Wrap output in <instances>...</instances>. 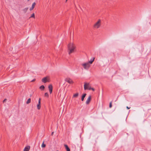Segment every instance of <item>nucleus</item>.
Segmentation results:
<instances>
[{
	"mask_svg": "<svg viewBox=\"0 0 151 151\" xmlns=\"http://www.w3.org/2000/svg\"><path fill=\"white\" fill-rule=\"evenodd\" d=\"M76 48V46L73 43H70L68 45V53L69 54L73 52L74 50Z\"/></svg>",
	"mask_w": 151,
	"mask_h": 151,
	"instance_id": "1",
	"label": "nucleus"
},
{
	"mask_svg": "<svg viewBox=\"0 0 151 151\" xmlns=\"http://www.w3.org/2000/svg\"><path fill=\"white\" fill-rule=\"evenodd\" d=\"M101 20L100 19L98 20V21L96 22L93 25V27L95 29H98L99 28L101 24Z\"/></svg>",
	"mask_w": 151,
	"mask_h": 151,
	"instance_id": "2",
	"label": "nucleus"
},
{
	"mask_svg": "<svg viewBox=\"0 0 151 151\" xmlns=\"http://www.w3.org/2000/svg\"><path fill=\"white\" fill-rule=\"evenodd\" d=\"M81 65L86 70H88L90 66V65L88 62L82 63Z\"/></svg>",
	"mask_w": 151,
	"mask_h": 151,
	"instance_id": "3",
	"label": "nucleus"
},
{
	"mask_svg": "<svg viewBox=\"0 0 151 151\" xmlns=\"http://www.w3.org/2000/svg\"><path fill=\"white\" fill-rule=\"evenodd\" d=\"M84 87L85 90H91V86L90 85V83H85L84 84Z\"/></svg>",
	"mask_w": 151,
	"mask_h": 151,
	"instance_id": "4",
	"label": "nucleus"
},
{
	"mask_svg": "<svg viewBox=\"0 0 151 151\" xmlns=\"http://www.w3.org/2000/svg\"><path fill=\"white\" fill-rule=\"evenodd\" d=\"M65 81L70 84L73 83V81L70 78H65Z\"/></svg>",
	"mask_w": 151,
	"mask_h": 151,
	"instance_id": "5",
	"label": "nucleus"
},
{
	"mask_svg": "<svg viewBox=\"0 0 151 151\" xmlns=\"http://www.w3.org/2000/svg\"><path fill=\"white\" fill-rule=\"evenodd\" d=\"M41 99L39 98L38 100V104L37 105V106L38 109L39 110L41 108L40 106Z\"/></svg>",
	"mask_w": 151,
	"mask_h": 151,
	"instance_id": "6",
	"label": "nucleus"
},
{
	"mask_svg": "<svg viewBox=\"0 0 151 151\" xmlns=\"http://www.w3.org/2000/svg\"><path fill=\"white\" fill-rule=\"evenodd\" d=\"M42 81L44 83H45L47 82H48V77H44L42 79Z\"/></svg>",
	"mask_w": 151,
	"mask_h": 151,
	"instance_id": "7",
	"label": "nucleus"
},
{
	"mask_svg": "<svg viewBox=\"0 0 151 151\" xmlns=\"http://www.w3.org/2000/svg\"><path fill=\"white\" fill-rule=\"evenodd\" d=\"M48 89L50 94L52 93V85H50L48 86Z\"/></svg>",
	"mask_w": 151,
	"mask_h": 151,
	"instance_id": "8",
	"label": "nucleus"
},
{
	"mask_svg": "<svg viewBox=\"0 0 151 151\" xmlns=\"http://www.w3.org/2000/svg\"><path fill=\"white\" fill-rule=\"evenodd\" d=\"M91 96H89L87 100L86 101V104H89V102L91 100Z\"/></svg>",
	"mask_w": 151,
	"mask_h": 151,
	"instance_id": "9",
	"label": "nucleus"
},
{
	"mask_svg": "<svg viewBox=\"0 0 151 151\" xmlns=\"http://www.w3.org/2000/svg\"><path fill=\"white\" fill-rule=\"evenodd\" d=\"M30 146H27L26 147L24 150V151H29L30 149Z\"/></svg>",
	"mask_w": 151,
	"mask_h": 151,
	"instance_id": "10",
	"label": "nucleus"
},
{
	"mask_svg": "<svg viewBox=\"0 0 151 151\" xmlns=\"http://www.w3.org/2000/svg\"><path fill=\"white\" fill-rule=\"evenodd\" d=\"M94 58H91V59L90 61H89V62H88V63H89V64L91 65V64L94 61Z\"/></svg>",
	"mask_w": 151,
	"mask_h": 151,
	"instance_id": "11",
	"label": "nucleus"
},
{
	"mask_svg": "<svg viewBox=\"0 0 151 151\" xmlns=\"http://www.w3.org/2000/svg\"><path fill=\"white\" fill-rule=\"evenodd\" d=\"M86 94V93L84 94L82 96L81 101H83L84 100V98L85 97Z\"/></svg>",
	"mask_w": 151,
	"mask_h": 151,
	"instance_id": "12",
	"label": "nucleus"
},
{
	"mask_svg": "<svg viewBox=\"0 0 151 151\" xmlns=\"http://www.w3.org/2000/svg\"><path fill=\"white\" fill-rule=\"evenodd\" d=\"M67 151H70V149L68 147V145H64Z\"/></svg>",
	"mask_w": 151,
	"mask_h": 151,
	"instance_id": "13",
	"label": "nucleus"
},
{
	"mask_svg": "<svg viewBox=\"0 0 151 151\" xmlns=\"http://www.w3.org/2000/svg\"><path fill=\"white\" fill-rule=\"evenodd\" d=\"M78 95H79V94L78 93H76L73 95V98H77L78 96Z\"/></svg>",
	"mask_w": 151,
	"mask_h": 151,
	"instance_id": "14",
	"label": "nucleus"
},
{
	"mask_svg": "<svg viewBox=\"0 0 151 151\" xmlns=\"http://www.w3.org/2000/svg\"><path fill=\"white\" fill-rule=\"evenodd\" d=\"M40 88L42 90H44L45 89V87L43 85H42L40 87Z\"/></svg>",
	"mask_w": 151,
	"mask_h": 151,
	"instance_id": "15",
	"label": "nucleus"
},
{
	"mask_svg": "<svg viewBox=\"0 0 151 151\" xmlns=\"http://www.w3.org/2000/svg\"><path fill=\"white\" fill-rule=\"evenodd\" d=\"M44 142L43 141V142L42 144L41 145V147L42 148H44L46 146V145L44 144Z\"/></svg>",
	"mask_w": 151,
	"mask_h": 151,
	"instance_id": "16",
	"label": "nucleus"
},
{
	"mask_svg": "<svg viewBox=\"0 0 151 151\" xmlns=\"http://www.w3.org/2000/svg\"><path fill=\"white\" fill-rule=\"evenodd\" d=\"M31 102V99L30 98L27 101L26 103L28 104Z\"/></svg>",
	"mask_w": 151,
	"mask_h": 151,
	"instance_id": "17",
	"label": "nucleus"
},
{
	"mask_svg": "<svg viewBox=\"0 0 151 151\" xmlns=\"http://www.w3.org/2000/svg\"><path fill=\"white\" fill-rule=\"evenodd\" d=\"M28 9V8H24V9H23V11L25 13L27 11Z\"/></svg>",
	"mask_w": 151,
	"mask_h": 151,
	"instance_id": "18",
	"label": "nucleus"
},
{
	"mask_svg": "<svg viewBox=\"0 0 151 151\" xmlns=\"http://www.w3.org/2000/svg\"><path fill=\"white\" fill-rule=\"evenodd\" d=\"M35 4H36V3L35 2H34L32 4V8H34L35 7Z\"/></svg>",
	"mask_w": 151,
	"mask_h": 151,
	"instance_id": "19",
	"label": "nucleus"
},
{
	"mask_svg": "<svg viewBox=\"0 0 151 151\" xmlns=\"http://www.w3.org/2000/svg\"><path fill=\"white\" fill-rule=\"evenodd\" d=\"M45 96L46 97H48L49 96V95L48 93H45Z\"/></svg>",
	"mask_w": 151,
	"mask_h": 151,
	"instance_id": "20",
	"label": "nucleus"
},
{
	"mask_svg": "<svg viewBox=\"0 0 151 151\" xmlns=\"http://www.w3.org/2000/svg\"><path fill=\"white\" fill-rule=\"evenodd\" d=\"M31 17H33L35 18V14L34 13H33L32 14L31 17H30V18Z\"/></svg>",
	"mask_w": 151,
	"mask_h": 151,
	"instance_id": "21",
	"label": "nucleus"
},
{
	"mask_svg": "<svg viewBox=\"0 0 151 151\" xmlns=\"http://www.w3.org/2000/svg\"><path fill=\"white\" fill-rule=\"evenodd\" d=\"M112 105H111V103L110 102L109 104V107L110 108H111V107Z\"/></svg>",
	"mask_w": 151,
	"mask_h": 151,
	"instance_id": "22",
	"label": "nucleus"
},
{
	"mask_svg": "<svg viewBox=\"0 0 151 151\" xmlns=\"http://www.w3.org/2000/svg\"><path fill=\"white\" fill-rule=\"evenodd\" d=\"M34 8H32V7L30 8V10L31 11Z\"/></svg>",
	"mask_w": 151,
	"mask_h": 151,
	"instance_id": "23",
	"label": "nucleus"
},
{
	"mask_svg": "<svg viewBox=\"0 0 151 151\" xmlns=\"http://www.w3.org/2000/svg\"><path fill=\"white\" fill-rule=\"evenodd\" d=\"M91 90H92L93 91H94V89L93 88H92L91 87Z\"/></svg>",
	"mask_w": 151,
	"mask_h": 151,
	"instance_id": "24",
	"label": "nucleus"
},
{
	"mask_svg": "<svg viewBox=\"0 0 151 151\" xmlns=\"http://www.w3.org/2000/svg\"><path fill=\"white\" fill-rule=\"evenodd\" d=\"M127 108V109H130V107H129L128 106H127L126 107Z\"/></svg>",
	"mask_w": 151,
	"mask_h": 151,
	"instance_id": "25",
	"label": "nucleus"
},
{
	"mask_svg": "<svg viewBox=\"0 0 151 151\" xmlns=\"http://www.w3.org/2000/svg\"><path fill=\"white\" fill-rule=\"evenodd\" d=\"M6 99H5L4 100V101H3V102H5V101H6Z\"/></svg>",
	"mask_w": 151,
	"mask_h": 151,
	"instance_id": "26",
	"label": "nucleus"
},
{
	"mask_svg": "<svg viewBox=\"0 0 151 151\" xmlns=\"http://www.w3.org/2000/svg\"><path fill=\"white\" fill-rule=\"evenodd\" d=\"M54 134V132H52V133H51V135H52Z\"/></svg>",
	"mask_w": 151,
	"mask_h": 151,
	"instance_id": "27",
	"label": "nucleus"
},
{
	"mask_svg": "<svg viewBox=\"0 0 151 151\" xmlns=\"http://www.w3.org/2000/svg\"><path fill=\"white\" fill-rule=\"evenodd\" d=\"M34 81V80H32V81Z\"/></svg>",
	"mask_w": 151,
	"mask_h": 151,
	"instance_id": "28",
	"label": "nucleus"
},
{
	"mask_svg": "<svg viewBox=\"0 0 151 151\" xmlns=\"http://www.w3.org/2000/svg\"><path fill=\"white\" fill-rule=\"evenodd\" d=\"M30 0H28V1H29Z\"/></svg>",
	"mask_w": 151,
	"mask_h": 151,
	"instance_id": "29",
	"label": "nucleus"
},
{
	"mask_svg": "<svg viewBox=\"0 0 151 151\" xmlns=\"http://www.w3.org/2000/svg\"><path fill=\"white\" fill-rule=\"evenodd\" d=\"M68 0H66V1H67Z\"/></svg>",
	"mask_w": 151,
	"mask_h": 151,
	"instance_id": "30",
	"label": "nucleus"
},
{
	"mask_svg": "<svg viewBox=\"0 0 151 151\" xmlns=\"http://www.w3.org/2000/svg\"><path fill=\"white\" fill-rule=\"evenodd\" d=\"M57 151H58V150H57Z\"/></svg>",
	"mask_w": 151,
	"mask_h": 151,
	"instance_id": "31",
	"label": "nucleus"
}]
</instances>
